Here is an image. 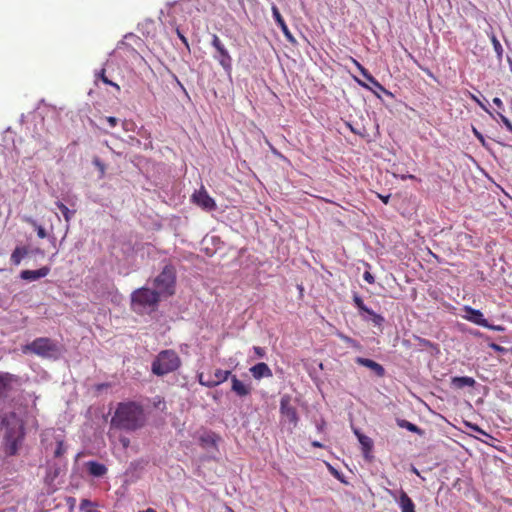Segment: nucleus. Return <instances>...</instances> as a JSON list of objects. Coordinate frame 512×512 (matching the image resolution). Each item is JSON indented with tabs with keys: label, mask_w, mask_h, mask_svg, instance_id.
<instances>
[{
	"label": "nucleus",
	"mask_w": 512,
	"mask_h": 512,
	"mask_svg": "<svg viewBox=\"0 0 512 512\" xmlns=\"http://www.w3.org/2000/svg\"><path fill=\"white\" fill-rule=\"evenodd\" d=\"M144 424V409L134 401L119 403L111 418V427L129 432L142 428Z\"/></svg>",
	"instance_id": "1"
},
{
	"label": "nucleus",
	"mask_w": 512,
	"mask_h": 512,
	"mask_svg": "<svg viewBox=\"0 0 512 512\" xmlns=\"http://www.w3.org/2000/svg\"><path fill=\"white\" fill-rule=\"evenodd\" d=\"M5 423V453L14 456L18 453L24 439V423L14 413L5 420Z\"/></svg>",
	"instance_id": "2"
},
{
	"label": "nucleus",
	"mask_w": 512,
	"mask_h": 512,
	"mask_svg": "<svg viewBox=\"0 0 512 512\" xmlns=\"http://www.w3.org/2000/svg\"><path fill=\"white\" fill-rule=\"evenodd\" d=\"M181 359L176 351L166 349L160 351L152 362L151 370L157 376H164L179 369Z\"/></svg>",
	"instance_id": "3"
},
{
	"label": "nucleus",
	"mask_w": 512,
	"mask_h": 512,
	"mask_svg": "<svg viewBox=\"0 0 512 512\" xmlns=\"http://www.w3.org/2000/svg\"><path fill=\"white\" fill-rule=\"evenodd\" d=\"M160 300L159 292L146 287L138 288L131 294V307L135 312L154 307Z\"/></svg>",
	"instance_id": "4"
},
{
	"label": "nucleus",
	"mask_w": 512,
	"mask_h": 512,
	"mask_svg": "<svg viewBox=\"0 0 512 512\" xmlns=\"http://www.w3.org/2000/svg\"><path fill=\"white\" fill-rule=\"evenodd\" d=\"M176 281V272L172 265H166L162 272L155 278L154 285L159 294L173 295Z\"/></svg>",
	"instance_id": "5"
},
{
	"label": "nucleus",
	"mask_w": 512,
	"mask_h": 512,
	"mask_svg": "<svg viewBox=\"0 0 512 512\" xmlns=\"http://www.w3.org/2000/svg\"><path fill=\"white\" fill-rule=\"evenodd\" d=\"M57 350V345L47 337L36 338L23 349L25 353L31 352L41 357H49L53 353L57 352Z\"/></svg>",
	"instance_id": "6"
},
{
	"label": "nucleus",
	"mask_w": 512,
	"mask_h": 512,
	"mask_svg": "<svg viewBox=\"0 0 512 512\" xmlns=\"http://www.w3.org/2000/svg\"><path fill=\"white\" fill-rule=\"evenodd\" d=\"M212 46L216 50L214 58L219 62L221 67L226 72L230 73L232 70V58L228 50L225 48L224 44L216 34H214L212 37Z\"/></svg>",
	"instance_id": "7"
},
{
	"label": "nucleus",
	"mask_w": 512,
	"mask_h": 512,
	"mask_svg": "<svg viewBox=\"0 0 512 512\" xmlns=\"http://www.w3.org/2000/svg\"><path fill=\"white\" fill-rule=\"evenodd\" d=\"M280 414L289 422L292 428H296L299 422L297 409L292 405V398L290 395L285 394L280 400Z\"/></svg>",
	"instance_id": "8"
},
{
	"label": "nucleus",
	"mask_w": 512,
	"mask_h": 512,
	"mask_svg": "<svg viewBox=\"0 0 512 512\" xmlns=\"http://www.w3.org/2000/svg\"><path fill=\"white\" fill-rule=\"evenodd\" d=\"M20 385V378L8 372H0V399L7 397L16 386Z\"/></svg>",
	"instance_id": "9"
},
{
	"label": "nucleus",
	"mask_w": 512,
	"mask_h": 512,
	"mask_svg": "<svg viewBox=\"0 0 512 512\" xmlns=\"http://www.w3.org/2000/svg\"><path fill=\"white\" fill-rule=\"evenodd\" d=\"M192 201L196 205H198L201 208L208 210V211L214 210L216 208V203H215L214 199L209 196V194L207 193V191L204 188L196 191L192 195Z\"/></svg>",
	"instance_id": "10"
},
{
	"label": "nucleus",
	"mask_w": 512,
	"mask_h": 512,
	"mask_svg": "<svg viewBox=\"0 0 512 512\" xmlns=\"http://www.w3.org/2000/svg\"><path fill=\"white\" fill-rule=\"evenodd\" d=\"M272 15H273V18L275 20V22L277 23V25L280 27L281 31L283 32L286 40L290 43H295L296 40L294 38V36L292 35L291 31L289 30L285 20L283 19L279 9L277 8L276 5H272Z\"/></svg>",
	"instance_id": "11"
},
{
	"label": "nucleus",
	"mask_w": 512,
	"mask_h": 512,
	"mask_svg": "<svg viewBox=\"0 0 512 512\" xmlns=\"http://www.w3.org/2000/svg\"><path fill=\"white\" fill-rule=\"evenodd\" d=\"M464 311L466 313L464 318L468 321L482 327L488 326V321L484 318V315L480 310L474 309L470 306H465Z\"/></svg>",
	"instance_id": "12"
},
{
	"label": "nucleus",
	"mask_w": 512,
	"mask_h": 512,
	"mask_svg": "<svg viewBox=\"0 0 512 512\" xmlns=\"http://www.w3.org/2000/svg\"><path fill=\"white\" fill-rule=\"evenodd\" d=\"M355 362L361 366L369 368L378 377H383L385 375L384 367L381 364L375 362L374 360H371L368 358H363V357H357L355 359Z\"/></svg>",
	"instance_id": "13"
},
{
	"label": "nucleus",
	"mask_w": 512,
	"mask_h": 512,
	"mask_svg": "<svg viewBox=\"0 0 512 512\" xmlns=\"http://www.w3.org/2000/svg\"><path fill=\"white\" fill-rule=\"evenodd\" d=\"M230 375L231 372L228 370L217 369L214 373V383H204L203 374L199 375V383L203 386L212 388L226 381Z\"/></svg>",
	"instance_id": "14"
},
{
	"label": "nucleus",
	"mask_w": 512,
	"mask_h": 512,
	"mask_svg": "<svg viewBox=\"0 0 512 512\" xmlns=\"http://www.w3.org/2000/svg\"><path fill=\"white\" fill-rule=\"evenodd\" d=\"M50 273V268L47 266L41 267L38 270H23L20 273V277L23 280L35 281L40 278L46 277Z\"/></svg>",
	"instance_id": "15"
},
{
	"label": "nucleus",
	"mask_w": 512,
	"mask_h": 512,
	"mask_svg": "<svg viewBox=\"0 0 512 512\" xmlns=\"http://www.w3.org/2000/svg\"><path fill=\"white\" fill-rule=\"evenodd\" d=\"M250 372H251L252 376L257 380H260L262 378L272 377V375H273L272 370L264 362H259V363L255 364L254 366H252L250 368Z\"/></svg>",
	"instance_id": "16"
},
{
	"label": "nucleus",
	"mask_w": 512,
	"mask_h": 512,
	"mask_svg": "<svg viewBox=\"0 0 512 512\" xmlns=\"http://www.w3.org/2000/svg\"><path fill=\"white\" fill-rule=\"evenodd\" d=\"M231 390L239 397H245L251 393L250 385L240 381L235 375L231 377Z\"/></svg>",
	"instance_id": "17"
},
{
	"label": "nucleus",
	"mask_w": 512,
	"mask_h": 512,
	"mask_svg": "<svg viewBox=\"0 0 512 512\" xmlns=\"http://www.w3.org/2000/svg\"><path fill=\"white\" fill-rule=\"evenodd\" d=\"M85 466L89 474L93 477H103L108 471L104 464L97 461H88L86 462Z\"/></svg>",
	"instance_id": "18"
},
{
	"label": "nucleus",
	"mask_w": 512,
	"mask_h": 512,
	"mask_svg": "<svg viewBox=\"0 0 512 512\" xmlns=\"http://www.w3.org/2000/svg\"><path fill=\"white\" fill-rule=\"evenodd\" d=\"M476 381L469 376H456L451 379V386L454 389H463L464 387H474Z\"/></svg>",
	"instance_id": "19"
},
{
	"label": "nucleus",
	"mask_w": 512,
	"mask_h": 512,
	"mask_svg": "<svg viewBox=\"0 0 512 512\" xmlns=\"http://www.w3.org/2000/svg\"><path fill=\"white\" fill-rule=\"evenodd\" d=\"M354 64L356 65V67L358 68V70L360 71V73L362 74V76L369 82L371 83L373 86H375L376 88H378L379 90L383 91V92H387V90L380 84V82L371 74L369 73V71L364 67L362 66L358 61L356 60H353Z\"/></svg>",
	"instance_id": "20"
},
{
	"label": "nucleus",
	"mask_w": 512,
	"mask_h": 512,
	"mask_svg": "<svg viewBox=\"0 0 512 512\" xmlns=\"http://www.w3.org/2000/svg\"><path fill=\"white\" fill-rule=\"evenodd\" d=\"M398 504L402 512H415V504L405 491L400 492Z\"/></svg>",
	"instance_id": "21"
},
{
	"label": "nucleus",
	"mask_w": 512,
	"mask_h": 512,
	"mask_svg": "<svg viewBox=\"0 0 512 512\" xmlns=\"http://www.w3.org/2000/svg\"><path fill=\"white\" fill-rule=\"evenodd\" d=\"M354 433L357 436L358 441H359V443H360V445L362 447V451L364 453V456L368 457V454L373 449V441H372V439L370 437L360 433L358 430H355Z\"/></svg>",
	"instance_id": "22"
},
{
	"label": "nucleus",
	"mask_w": 512,
	"mask_h": 512,
	"mask_svg": "<svg viewBox=\"0 0 512 512\" xmlns=\"http://www.w3.org/2000/svg\"><path fill=\"white\" fill-rule=\"evenodd\" d=\"M363 320L371 321L375 326H381L384 322V317L373 310L368 308V311H365L364 314H361Z\"/></svg>",
	"instance_id": "23"
},
{
	"label": "nucleus",
	"mask_w": 512,
	"mask_h": 512,
	"mask_svg": "<svg viewBox=\"0 0 512 512\" xmlns=\"http://www.w3.org/2000/svg\"><path fill=\"white\" fill-rule=\"evenodd\" d=\"M28 254V249L26 247H16L11 254V262L14 265H19L22 259Z\"/></svg>",
	"instance_id": "24"
},
{
	"label": "nucleus",
	"mask_w": 512,
	"mask_h": 512,
	"mask_svg": "<svg viewBox=\"0 0 512 512\" xmlns=\"http://www.w3.org/2000/svg\"><path fill=\"white\" fill-rule=\"evenodd\" d=\"M397 424L399 427L407 429L410 432L416 433L418 435H422L423 431L415 424L405 420V419H398Z\"/></svg>",
	"instance_id": "25"
},
{
	"label": "nucleus",
	"mask_w": 512,
	"mask_h": 512,
	"mask_svg": "<svg viewBox=\"0 0 512 512\" xmlns=\"http://www.w3.org/2000/svg\"><path fill=\"white\" fill-rule=\"evenodd\" d=\"M56 206L58 207V209L63 214V217H64L65 221L66 222H70L72 216L74 215V211H71L65 204H63L60 201L56 202Z\"/></svg>",
	"instance_id": "26"
},
{
	"label": "nucleus",
	"mask_w": 512,
	"mask_h": 512,
	"mask_svg": "<svg viewBox=\"0 0 512 512\" xmlns=\"http://www.w3.org/2000/svg\"><path fill=\"white\" fill-rule=\"evenodd\" d=\"M490 40H491V43L493 45V48H494V51H495L497 57L499 59H501L503 56V52H504L501 43L499 42V40L497 39V37L494 34L491 35Z\"/></svg>",
	"instance_id": "27"
},
{
	"label": "nucleus",
	"mask_w": 512,
	"mask_h": 512,
	"mask_svg": "<svg viewBox=\"0 0 512 512\" xmlns=\"http://www.w3.org/2000/svg\"><path fill=\"white\" fill-rule=\"evenodd\" d=\"M105 72H106V71H105V69H104V68H102V69H101V70L96 74V77H97L98 79H101V80L103 81V83H105V84H107V85H110V86H113L117 91H119V90H120V86H119L117 83H115V82H113V81L109 80V79L106 77Z\"/></svg>",
	"instance_id": "28"
},
{
	"label": "nucleus",
	"mask_w": 512,
	"mask_h": 512,
	"mask_svg": "<svg viewBox=\"0 0 512 512\" xmlns=\"http://www.w3.org/2000/svg\"><path fill=\"white\" fill-rule=\"evenodd\" d=\"M353 302L360 314H364L365 311H368V307L364 304L362 298L357 293L353 295Z\"/></svg>",
	"instance_id": "29"
},
{
	"label": "nucleus",
	"mask_w": 512,
	"mask_h": 512,
	"mask_svg": "<svg viewBox=\"0 0 512 512\" xmlns=\"http://www.w3.org/2000/svg\"><path fill=\"white\" fill-rule=\"evenodd\" d=\"M28 222L35 227L39 238L44 239L47 237L46 230L41 225H38L35 220L29 219Z\"/></svg>",
	"instance_id": "30"
},
{
	"label": "nucleus",
	"mask_w": 512,
	"mask_h": 512,
	"mask_svg": "<svg viewBox=\"0 0 512 512\" xmlns=\"http://www.w3.org/2000/svg\"><path fill=\"white\" fill-rule=\"evenodd\" d=\"M56 443H57V445H56V449L54 451V456L61 457L62 455H64L66 453V446L64 445V441L61 439H58Z\"/></svg>",
	"instance_id": "31"
},
{
	"label": "nucleus",
	"mask_w": 512,
	"mask_h": 512,
	"mask_svg": "<svg viewBox=\"0 0 512 512\" xmlns=\"http://www.w3.org/2000/svg\"><path fill=\"white\" fill-rule=\"evenodd\" d=\"M339 337H340V339L342 341H344L349 346H352V347L357 348V349L361 348L359 342H357L355 339H353V338H351V337H349L347 335H344V334H340Z\"/></svg>",
	"instance_id": "32"
},
{
	"label": "nucleus",
	"mask_w": 512,
	"mask_h": 512,
	"mask_svg": "<svg viewBox=\"0 0 512 512\" xmlns=\"http://www.w3.org/2000/svg\"><path fill=\"white\" fill-rule=\"evenodd\" d=\"M466 426H467V427H469V428H470L472 431H474V432H477V433H479V434H481V435H483V436H485V437H487V438H489V439H493V437H492L490 434H488L487 432H485L483 429H481V428H480L478 425H476V424L466 423Z\"/></svg>",
	"instance_id": "33"
},
{
	"label": "nucleus",
	"mask_w": 512,
	"mask_h": 512,
	"mask_svg": "<svg viewBox=\"0 0 512 512\" xmlns=\"http://www.w3.org/2000/svg\"><path fill=\"white\" fill-rule=\"evenodd\" d=\"M498 115H499V118H500L501 122L505 125V127L510 132H512V122L506 116H504L503 114L498 113Z\"/></svg>",
	"instance_id": "34"
},
{
	"label": "nucleus",
	"mask_w": 512,
	"mask_h": 512,
	"mask_svg": "<svg viewBox=\"0 0 512 512\" xmlns=\"http://www.w3.org/2000/svg\"><path fill=\"white\" fill-rule=\"evenodd\" d=\"M489 347L492 348L494 351H496L498 353H505V352L508 351V349H506L505 347H503L501 345H498L496 343L489 344Z\"/></svg>",
	"instance_id": "35"
},
{
	"label": "nucleus",
	"mask_w": 512,
	"mask_h": 512,
	"mask_svg": "<svg viewBox=\"0 0 512 512\" xmlns=\"http://www.w3.org/2000/svg\"><path fill=\"white\" fill-rule=\"evenodd\" d=\"M253 351H254V353L256 354V356H257L258 358H263V357H265V355H266V351H265V349H264V348H262V347H259V346H254V347H253Z\"/></svg>",
	"instance_id": "36"
},
{
	"label": "nucleus",
	"mask_w": 512,
	"mask_h": 512,
	"mask_svg": "<svg viewBox=\"0 0 512 512\" xmlns=\"http://www.w3.org/2000/svg\"><path fill=\"white\" fill-rule=\"evenodd\" d=\"M94 165L100 170L101 174L105 173V165L100 161L99 158L93 160Z\"/></svg>",
	"instance_id": "37"
},
{
	"label": "nucleus",
	"mask_w": 512,
	"mask_h": 512,
	"mask_svg": "<svg viewBox=\"0 0 512 512\" xmlns=\"http://www.w3.org/2000/svg\"><path fill=\"white\" fill-rule=\"evenodd\" d=\"M363 278L369 284H373L375 282L374 276L369 271L364 272Z\"/></svg>",
	"instance_id": "38"
},
{
	"label": "nucleus",
	"mask_w": 512,
	"mask_h": 512,
	"mask_svg": "<svg viewBox=\"0 0 512 512\" xmlns=\"http://www.w3.org/2000/svg\"><path fill=\"white\" fill-rule=\"evenodd\" d=\"M176 33H177L178 37L180 38V40L182 41V43H183L187 48H189V43H188L187 38L182 34V32H181L178 28L176 29Z\"/></svg>",
	"instance_id": "39"
},
{
	"label": "nucleus",
	"mask_w": 512,
	"mask_h": 512,
	"mask_svg": "<svg viewBox=\"0 0 512 512\" xmlns=\"http://www.w3.org/2000/svg\"><path fill=\"white\" fill-rule=\"evenodd\" d=\"M484 328H487V329H490V330H493V331H504L505 328L501 325H492V324H489L488 323V326H485Z\"/></svg>",
	"instance_id": "40"
},
{
	"label": "nucleus",
	"mask_w": 512,
	"mask_h": 512,
	"mask_svg": "<svg viewBox=\"0 0 512 512\" xmlns=\"http://www.w3.org/2000/svg\"><path fill=\"white\" fill-rule=\"evenodd\" d=\"M106 121L110 125V127H115L118 124V119L113 116L106 117Z\"/></svg>",
	"instance_id": "41"
},
{
	"label": "nucleus",
	"mask_w": 512,
	"mask_h": 512,
	"mask_svg": "<svg viewBox=\"0 0 512 512\" xmlns=\"http://www.w3.org/2000/svg\"><path fill=\"white\" fill-rule=\"evenodd\" d=\"M201 442L215 445V440L211 436L201 437Z\"/></svg>",
	"instance_id": "42"
},
{
	"label": "nucleus",
	"mask_w": 512,
	"mask_h": 512,
	"mask_svg": "<svg viewBox=\"0 0 512 512\" xmlns=\"http://www.w3.org/2000/svg\"><path fill=\"white\" fill-rule=\"evenodd\" d=\"M493 104L496 105L499 109L503 108V102L499 97L493 98Z\"/></svg>",
	"instance_id": "43"
},
{
	"label": "nucleus",
	"mask_w": 512,
	"mask_h": 512,
	"mask_svg": "<svg viewBox=\"0 0 512 512\" xmlns=\"http://www.w3.org/2000/svg\"><path fill=\"white\" fill-rule=\"evenodd\" d=\"M473 133L477 137V139H479L482 143L484 142L483 135L475 127H473Z\"/></svg>",
	"instance_id": "44"
},
{
	"label": "nucleus",
	"mask_w": 512,
	"mask_h": 512,
	"mask_svg": "<svg viewBox=\"0 0 512 512\" xmlns=\"http://www.w3.org/2000/svg\"><path fill=\"white\" fill-rule=\"evenodd\" d=\"M378 198H380L382 200V202L384 204H388L389 203V199H390V195H381V194H377Z\"/></svg>",
	"instance_id": "45"
},
{
	"label": "nucleus",
	"mask_w": 512,
	"mask_h": 512,
	"mask_svg": "<svg viewBox=\"0 0 512 512\" xmlns=\"http://www.w3.org/2000/svg\"><path fill=\"white\" fill-rule=\"evenodd\" d=\"M120 442L122 443L124 448H127L129 446V443H130L129 439L126 438V437L121 438Z\"/></svg>",
	"instance_id": "46"
},
{
	"label": "nucleus",
	"mask_w": 512,
	"mask_h": 512,
	"mask_svg": "<svg viewBox=\"0 0 512 512\" xmlns=\"http://www.w3.org/2000/svg\"><path fill=\"white\" fill-rule=\"evenodd\" d=\"M91 505V502L88 499H83L80 503V508L83 509L86 506Z\"/></svg>",
	"instance_id": "47"
},
{
	"label": "nucleus",
	"mask_w": 512,
	"mask_h": 512,
	"mask_svg": "<svg viewBox=\"0 0 512 512\" xmlns=\"http://www.w3.org/2000/svg\"><path fill=\"white\" fill-rule=\"evenodd\" d=\"M401 179L402 180H406V179L416 180V177L412 174H407V175H401Z\"/></svg>",
	"instance_id": "48"
},
{
	"label": "nucleus",
	"mask_w": 512,
	"mask_h": 512,
	"mask_svg": "<svg viewBox=\"0 0 512 512\" xmlns=\"http://www.w3.org/2000/svg\"><path fill=\"white\" fill-rule=\"evenodd\" d=\"M329 469L332 472L334 476H336L338 479H340V475L337 470H335L332 466L329 465Z\"/></svg>",
	"instance_id": "49"
},
{
	"label": "nucleus",
	"mask_w": 512,
	"mask_h": 512,
	"mask_svg": "<svg viewBox=\"0 0 512 512\" xmlns=\"http://www.w3.org/2000/svg\"><path fill=\"white\" fill-rule=\"evenodd\" d=\"M472 98L485 110L488 112V110L486 109V107L476 98V96H473L472 95Z\"/></svg>",
	"instance_id": "50"
},
{
	"label": "nucleus",
	"mask_w": 512,
	"mask_h": 512,
	"mask_svg": "<svg viewBox=\"0 0 512 512\" xmlns=\"http://www.w3.org/2000/svg\"><path fill=\"white\" fill-rule=\"evenodd\" d=\"M312 446L316 447V448H322L323 447V445L320 442H318V441H313L312 442Z\"/></svg>",
	"instance_id": "51"
},
{
	"label": "nucleus",
	"mask_w": 512,
	"mask_h": 512,
	"mask_svg": "<svg viewBox=\"0 0 512 512\" xmlns=\"http://www.w3.org/2000/svg\"><path fill=\"white\" fill-rule=\"evenodd\" d=\"M423 70L427 73V75L433 77V74H432V72L429 69L426 68V69H423Z\"/></svg>",
	"instance_id": "52"
},
{
	"label": "nucleus",
	"mask_w": 512,
	"mask_h": 512,
	"mask_svg": "<svg viewBox=\"0 0 512 512\" xmlns=\"http://www.w3.org/2000/svg\"><path fill=\"white\" fill-rule=\"evenodd\" d=\"M357 82H358L361 86H363V87H365V88H369V87H368L364 82H362V81H360V80H358V79H357Z\"/></svg>",
	"instance_id": "53"
},
{
	"label": "nucleus",
	"mask_w": 512,
	"mask_h": 512,
	"mask_svg": "<svg viewBox=\"0 0 512 512\" xmlns=\"http://www.w3.org/2000/svg\"><path fill=\"white\" fill-rule=\"evenodd\" d=\"M229 3H241L242 0H227Z\"/></svg>",
	"instance_id": "54"
},
{
	"label": "nucleus",
	"mask_w": 512,
	"mask_h": 512,
	"mask_svg": "<svg viewBox=\"0 0 512 512\" xmlns=\"http://www.w3.org/2000/svg\"><path fill=\"white\" fill-rule=\"evenodd\" d=\"M143 512H156L153 508H147L145 511Z\"/></svg>",
	"instance_id": "55"
},
{
	"label": "nucleus",
	"mask_w": 512,
	"mask_h": 512,
	"mask_svg": "<svg viewBox=\"0 0 512 512\" xmlns=\"http://www.w3.org/2000/svg\"><path fill=\"white\" fill-rule=\"evenodd\" d=\"M109 385L108 384H101L98 386V389H101V388H104V387H108Z\"/></svg>",
	"instance_id": "56"
},
{
	"label": "nucleus",
	"mask_w": 512,
	"mask_h": 512,
	"mask_svg": "<svg viewBox=\"0 0 512 512\" xmlns=\"http://www.w3.org/2000/svg\"><path fill=\"white\" fill-rule=\"evenodd\" d=\"M204 383H214V379H210V380L204 381Z\"/></svg>",
	"instance_id": "57"
},
{
	"label": "nucleus",
	"mask_w": 512,
	"mask_h": 512,
	"mask_svg": "<svg viewBox=\"0 0 512 512\" xmlns=\"http://www.w3.org/2000/svg\"><path fill=\"white\" fill-rule=\"evenodd\" d=\"M87 512H99V511H96V510H89Z\"/></svg>",
	"instance_id": "58"
},
{
	"label": "nucleus",
	"mask_w": 512,
	"mask_h": 512,
	"mask_svg": "<svg viewBox=\"0 0 512 512\" xmlns=\"http://www.w3.org/2000/svg\"><path fill=\"white\" fill-rule=\"evenodd\" d=\"M510 352H511V354H512V348L510 349Z\"/></svg>",
	"instance_id": "59"
}]
</instances>
